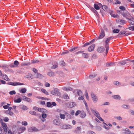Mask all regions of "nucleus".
I'll return each mask as SVG.
<instances>
[{
	"label": "nucleus",
	"mask_w": 134,
	"mask_h": 134,
	"mask_svg": "<svg viewBox=\"0 0 134 134\" xmlns=\"http://www.w3.org/2000/svg\"><path fill=\"white\" fill-rule=\"evenodd\" d=\"M91 110L92 113L96 116L100 120L102 121H104V120L99 116L100 114L95 109H91Z\"/></svg>",
	"instance_id": "nucleus-1"
},
{
	"label": "nucleus",
	"mask_w": 134,
	"mask_h": 134,
	"mask_svg": "<svg viewBox=\"0 0 134 134\" xmlns=\"http://www.w3.org/2000/svg\"><path fill=\"white\" fill-rule=\"evenodd\" d=\"M91 96L92 100L94 103L97 102L98 100V98L96 95L92 92L91 93Z\"/></svg>",
	"instance_id": "nucleus-2"
},
{
	"label": "nucleus",
	"mask_w": 134,
	"mask_h": 134,
	"mask_svg": "<svg viewBox=\"0 0 134 134\" xmlns=\"http://www.w3.org/2000/svg\"><path fill=\"white\" fill-rule=\"evenodd\" d=\"M122 15L124 17L129 20H131L132 19V18L130 14L129 13H123L122 14Z\"/></svg>",
	"instance_id": "nucleus-3"
},
{
	"label": "nucleus",
	"mask_w": 134,
	"mask_h": 134,
	"mask_svg": "<svg viewBox=\"0 0 134 134\" xmlns=\"http://www.w3.org/2000/svg\"><path fill=\"white\" fill-rule=\"evenodd\" d=\"M101 32L99 36L97 37V39H99L102 38L105 36L104 30L103 29H100Z\"/></svg>",
	"instance_id": "nucleus-4"
},
{
	"label": "nucleus",
	"mask_w": 134,
	"mask_h": 134,
	"mask_svg": "<svg viewBox=\"0 0 134 134\" xmlns=\"http://www.w3.org/2000/svg\"><path fill=\"white\" fill-rule=\"evenodd\" d=\"M52 94L55 95H59L60 94V93L59 91V90L57 88L55 89L53 91L51 92Z\"/></svg>",
	"instance_id": "nucleus-5"
},
{
	"label": "nucleus",
	"mask_w": 134,
	"mask_h": 134,
	"mask_svg": "<svg viewBox=\"0 0 134 134\" xmlns=\"http://www.w3.org/2000/svg\"><path fill=\"white\" fill-rule=\"evenodd\" d=\"M8 84L10 85L14 86L17 85H24V83H23L18 82H9L8 83Z\"/></svg>",
	"instance_id": "nucleus-6"
},
{
	"label": "nucleus",
	"mask_w": 134,
	"mask_h": 134,
	"mask_svg": "<svg viewBox=\"0 0 134 134\" xmlns=\"http://www.w3.org/2000/svg\"><path fill=\"white\" fill-rule=\"evenodd\" d=\"M21 99L23 100L29 102L31 103L32 102V100L31 99L25 96L22 97Z\"/></svg>",
	"instance_id": "nucleus-7"
},
{
	"label": "nucleus",
	"mask_w": 134,
	"mask_h": 134,
	"mask_svg": "<svg viewBox=\"0 0 134 134\" xmlns=\"http://www.w3.org/2000/svg\"><path fill=\"white\" fill-rule=\"evenodd\" d=\"M114 38V37H108L107 38H106L105 39V40L104 41L105 43V45H108V43L109 41L111 40H112Z\"/></svg>",
	"instance_id": "nucleus-8"
},
{
	"label": "nucleus",
	"mask_w": 134,
	"mask_h": 134,
	"mask_svg": "<svg viewBox=\"0 0 134 134\" xmlns=\"http://www.w3.org/2000/svg\"><path fill=\"white\" fill-rule=\"evenodd\" d=\"M95 45L94 44H93L90 46L88 48V50L89 52H91L94 50Z\"/></svg>",
	"instance_id": "nucleus-9"
},
{
	"label": "nucleus",
	"mask_w": 134,
	"mask_h": 134,
	"mask_svg": "<svg viewBox=\"0 0 134 134\" xmlns=\"http://www.w3.org/2000/svg\"><path fill=\"white\" fill-rule=\"evenodd\" d=\"M53 123L54 124L58 126L60 125L61 124L60 122L57 119L54 120L53 121Z\"/></svg>",
	"instance_id": "nucleus-10"
},
{
	"label": "nucleus",
	"mask_w": 134,
	"mask_h": 134,
	"mask_svg": "<svg viewBox=\"0 0 134 134\" xmlns=\"http://www.w3.org/2000/svg\"><path fill=\"white\" fill-rule=\"evenodd\" d=\"M81 127H78L75 129V132L76 133H79L81 132Z\"/></svg>",
	"instance_id": "nucleus-11"
},
{
	"label": "nucleus",
	"mask_w": 134,
	"mask_h": 134,
	"mask_svg": "<svg viewBox=\"0 0 134 134\" xmlns=\"http://www.w3.org/2000/svg\"><path fill=\"white\" fill-rule=\"evenodd\" d=\"M104 50V47H100L98 48L97 50L98 52L99 53H102L103 52Z\"/></svg>",
	"instance_id": "nucleus-12"
},
{
	"label": "nucleus",
	"mask_w": 134,
	"mask_h": 134,
	"mask_svg": "<svg viewBox=\"0 0 134 134\" xmlns=\"http://www.w3.org/2000/svg\"><path fill=\"white\" fill-rule=\"evenodd\" d=\"M63 128L64 129H69L71 128V126L69 125H64L62 126Z\"/></svg>",
	"instance_id": "nucleus-13"
},
{
	"label": "nucleus",
	"mask_w": 134,
	"mask_h": 134,
	"mask_svg": "<svg viewBox=\"0 0 134 134\" xmlns=\"http://www.w3.org/2000/svg\"><path fill=\"white\" fill-rule=\"evenodd\" d=\"M86 113L84 112H83L81 113L80 115V116L82 118H84L86 116Z\"/></svg>",
	"instance_id": "nucleus-14"
},
{
	"label": "nucleus",
	"mask_w": 134,
	"mask_h": 134,
	"mask_svg": "<svg viewBox=\"0 0 134 134\" xmlns=\"http://www.w3.org/2000/svg\"><path fill=\"white\" fill-rule=\"evenodd\" d=\"M42 119H41L42 121L43 122L44 121L46 120L45 118L47 116L46 114L44 113H42Z\"/></svg>",
	"instance_id": "nucleus-15"
},
{
	"label": "nucleus",
	"mask_w": 134,
	"mask_h": 134,
	"mask_svg": "<svg viewBox=\"0 0 134 134\" xmlns=\"http://www.w3.org/2000/svg\"><path fill=\"white\" fill-rule=\"evenodd\" d=\"M2 78L4 80L7 81H10V79H9L8 77L6 75H4L2 76Z\"/></svg>",
	"instance_id": "nucleus-16"
},
{
	"label": "nucleus",
	"mask_w": 134,
	"mask_h": 134,
	"mask_svg": "<svg viewBox=\"0 0 134 134\" xmlns=\"http://www.w3.org/2000/svg\"><path fill=\"white\" fill-rule=\"evenodd\" d=\"M1 124L2 126V127L3 129V130L4 129H8V127L5 123L4 122L2 123Z\"/></svg>",
	"instance_id": "nucleus-17"
},
{
	"label": "nucleus",
	"mask_w": 134,
	"mask_h": 134,
	"mask_svg": "<svg viewBox=\"0 0 134 134\" xmlns=\"http://www.w3.org/2000/svg\"><path fill=\"white\" fill-rule=\"evenodd\" d=\"M112 97L115 99H120L121 98V97L119 95H115L113 96Z\"/></svg>",
	"instance_id": "nucleus-18"
},
{
	"label": "nucleus",
	"mask_w": 134,
	"mask_h": 134,
	"mask_svg": "<svg viewBox=\"0 0 134 134\" xmlns=\"http://www.w3.org/2000/svg\"><path fill=\"white\" fill-rule=\"evenodd\" d=\"M47 74L50 76H55L54 72L52 71L48 72Z\"/></svg>",
	"instance_id": "nucleus-19"
},
{
	"label": "nucleus",
	"mask_w": 134,
	"mask_h": 134,
	"mask_svg": "<svg viewBox=\"0 0 134 134\" xmlns=\"http://www.w3.org/2000/svg\"><path fill=\"white\" fill-rule=\"evenodd\" d=\"M124 131H125V134H131V132L129 131L128 129H126Z\"/></svg>",
	"instance_id": "nucleus-20"
},
{
	"label": "nucleus",
	"mask_w": 134,
	"mask_h": 134,
	"mask_svg": "<svg viewBox=\"0 0 134 134\" xmlns=\"http://www.w3.org/2000/svg\"><path fill=\"white\" fill-rule=\"evenodd\" d=\"M113 12L111 11L110 13V14L112 17L114 18H118V15H116L114 14H113Z\"/></svg>",
	"instance_id": "nucleus-21"
},
{
	"label": "nucleus",
	"mask_w": 134,
	"mask_h": 134,
	"mask_svg": "<svg viewBox=\"0 0 134 134\" xmlns=\"http://www.w3.org/2000/svg\"><path fill=\"white\" fill-rule=\"evenodd\" d=\"M40 110H39V111L44 113H46V112L47 110H46L42 108H40Z\"/></svg>",
	"instance_id": "nucleus-22"
},
{
	"label": "nucleus",
	"mask_w": 134,
	"mask_h": 134,
	"mask_svg": "<svg viewBox=\"0 0 134 134\" xmlns=\"http://www.w3.org/2000/svg\"><path fill=\"white\" fill-rule=\"evenodd\" d=\"M32 75L31 74H28V75H26L25 77V78H31V79H32Z\"/></svg>",
	"instance_id": "nucleus-23"
},
{
	"label": "nucleus",
	"mask_w": 134,
	"mask_h": 134,
	"mask_svg": "<svg viewBox=\"0 0 134 134\" xmlns=\"http://www.w3.org/2000/svg\"><path fill=\"white\" fill-rule=\"evenodd\" d=\"M36 75L37 76V78L41 79L43 77V75L41 74L37 73Z\"/></svg>",
	"instance_id": "nucleus-24"
},
{
	"label": "nucleus",
	"mask_w": 134,
	"mask_h": 134,
	"mask_svg": "<svg viewBox=\"0 0 134 134\" xmlns=\"http://www.w3.org/2000/svg\"><path fill=\"white\" fill-rule=\"evenodd\" d=\"M97 74H91L90 76L89 77L91 79H92L97 76Z\"/></svg>",
	"instance_id": "nucleus-25"
},
{
	"label": "nucleus",
	"mask_w": 134,
	"mask_h": 134,
	"mask_svg": "<svg viewBox=\"0 0 134 134\" xmlns=\"http://www.w3.org/2000/svg\"><path fill=\"white\" fill-rule=\"evenodd\" d=\"M41 90L42 92L43 93H45L47 95L49 94L48 92L44 89L43 88L41 89Z\"/></svg>",
	"instance_id": "nucleus-26"
},
{
	"label": "nucleus",
	"mask_w": 134,
	"mask_h": 134,
	"mask_svg": "<svg viewBox=\"0 0 134 134\" xmlns=\"http://www.w3.org/2000/svg\"><path fill=\"white\" fill-rule=\"evenodd\" d=\"M26 91V89L25 88H22L20 91V92L22 93H25Z\"/></svg>",
	"instance_id": "nucleus-27"
},
{
	"label": "nucleus",
	"mask_w": 134,
	"mask_h": 134,
	"mask_svg": "<svg viewBox=\"0 0 134 134\" xmlns=\"http://www.w3.org/2000/svg\"><path fill=\"white\" fill-rule=\"evenodd\" d=\"M77 93L78 94L79 96H81L82 94V92L80 90H76Z\"/></svg>",
	"instance_id": "nucleus-28"
},
{
	"label": "nucleus",
	"mask_w": 134,
	"mask_h": 134,
	"mask_svg": "<svg viewBox=\"0 0 134 134\" xmlns=\"http://www.w3.org/2000/svg\"><path fill=\"white\" fill-rule=\"evenodd\" d=\"M122 107L124 108L129 109L130 108L129 106L127 105L123 104L122 106Z\"/></svg>",
	"instance_id": "nucleus-29"
},
{
	"label": "nucleus",
	"mask_w": 134,
	"mask_h": 134,
	"mask_svg": "<svg viewBox=\"0 0 134 134\" xmlns=\"http://www.w3.org/2000/svg\"><path fill=\"white\" fill-rule=\"evenodd\" d=\"M63 97V98L65 99H68L69 98V97L68 96V95L66 94H64Z\"/></svg>",
	"instance_id": "nucleus-30"
},
{
	"label": "nucleus",
	"mask_w": 134,
	"mask_h": 134,
	"mask_svg": "<svg viewBox=\"0 0 134 134\" xmlns=\"http://www.w3.org/2000/svg\"><path fill=\"white\" fill-rule=\"evenodd\" d=\"M9 66L7 64H4L2 66V68L3 69H5L8 68Z\"/></svg>",
	"instance_id": "nucleus-31"
},
{
	"label": "nucleus",
	"mask_w": 134,
	"mask_h": 134,
	"mask_svg": "<svg viewBox=\"0 0 134 134\" xmlns=\"http://www.w3.org/2000/svg\"><path fill=\"white\" fill-rule=\"evenodd\" d=\"M94 7L96 10H98L99 9V7L97 4H95L94 5Z\"/></svg>",
	"instance_id": "nucleus-32"
},
{
	"label": "nucleus",
	"mask_w": 134,
	"mask_h": 134,
	"mask_svg": "<svg viewBox=\"0 0 134 134\" xmlns=\"http://www.w3.org/2000/svg\"><path fill=\"white\" fill-rule=\"evenodd\" d=\"M69 107L70 108H72L74 107L75 104L73 102H70L69 103Z\"/></svg>",
	"instance_id": "nucleus-33"
},
{
	"label": "nucleus",
	"mask_w": 134,
	"mask_h": 134,
	"mask_svg": "<svg viewBox=\"0 0 134 134\" xmlns=\"http://www.w3.org/2000/svg\"><path fill=\"white\" fill-rule=\"evenodd\" d=\"M82 56L84 58H88V54L87 53H83L82 54Z\"/></svg>",
	"instance_id": "nucleus-34"
},
{
	"label": "nucleus",
	"mask_w": 134,
	"mask_h": 134,
	"mask_svg": "<svg viewBox=\"0 0 134 134\" xmlns=\"http://www.w3.org/2000/svg\"><path fill=\"white\" fill-rule=\"evenodd\" d=\"M59 116L60 118L61 119H64L65 118V115L64 114H62L61 113H60Z\"/></svg>",
	"instance_id": "nucleus-35"
},
{
	"label": "nucleus",
	"mask_w": 134,
	"mask_h": 134,
	"mask_svg": "<svg viewBox=\"0 0 134 134\" xmlns=\"http://www.w3.org/2000/svg\"><path fill=\"white\" fill-rule=\"evenodd\" d=\"M120 31V30L118 29H114L113 30V33H118Z\"/></svg>",
	"instance_id": "nucleus-36"
},
{
	"label": "nucleus",
	"mask_w": 134,
	"mask_h": 134,
	"mask_svg": "<svg viewBox=\"0 0 134 134\" xmlns=\"http://www.w3.org/2000/svg\"><path fill=\"white\" fill-rule=\"evenodd\" d=\"M47 106L48 107H52L51 103L50 102H48L47 103Z\"/></svg>",
	"instance_id": "nucleus-37"
},
{
	"label": "nucleus",
	"mask_w": 134,
	"mask_h": 134,
	"mask_svg": "<svg viewBox=\"0 0 134 134\" xmlns=\"http://www.w3.org/2000/svg\"><path fill=\"white\" fill-rule=\"evenodd\" d=\"M16 67L18 66V65L19 64V62L17 61L16 60L14 61L13 63Z\"/></svg>",
	"instance_id": "nucleus-38"
},
{
	"label": "nucleus",
	"mask_w": 134,
	"mask_h": 134,
	"mask_svg": "<svg viewBox=\"0 0 134 134\" xmlns=\"http://www.w3.org/2000/svg\"><path fill=\"white\" fill-rule=\"evenodd\" d=\"M105 47L106 48L105 54H107L109 49V47L108 45H105Z\"/></svg>",
	"instance_id": "nucleus-39"
},
{
	"label": "nucleus",
	"mask_w": 134,
	"mask_h": 134,
	"mask_svg": "<svg viewBox=\"0 0 134 134\" xmlns=\"http://www.w3.org/2000/svg\"><path fill=\"white\" fill-rule=\"evenodd\" d=\"M114 64V63H107L106 65L107 66H112L113 64Z\"/></svg>",
	"instance_id": "nucleus-40"
},
{
	"label": "nucleus",
	"mask_w": 134,
	"mask_h": 134,
	"mask_svg": "<svg viewBox=\"0 0 134 134\" xmlns=\"http://www.w3.org/2000/svg\"><path fill=\"white\" fill-rule=\"evenodd\" d=\"M14 101L15 102L20 103L21 102V99L20 98H19L18 99H17L15 100H14Z\"/></svg>",
	"instance_id": "nucleus-41"
},
{
	"label": "nucleus",
	"mask_w": 134,
	"mask_h": 134,
	"mask_svg": "<svg viewBox=\"0 0 134 134\" xmlns=\"http://www.w3.org/2000/svg\"><path fill=\"white\" fill-rule=\"evenodd\" d=\"M64 90L66 91H71L72 90V89L70 87H65L64 88Z\"/></svg>",
	"instance_id": "nucleus-42"
},
{
	"label": "nucleus",
	"mask_w": 134,
	"mask_h": 134,
	"mask_svg": "<svg viewBox=\"0 0 134 134\" xmlns=\"http://www.w3.org/2000/svg\"><path fill=\"white\" fill-rule=\"evenodd\" d=\"M114 85L117 86H119L121 85L120 82L118 81H115L114 82Z\"/></svg>",
	"instance_id": "nucleus-43"
},
{
	"label": "nucleus",
	"mask_w": 134,
	"mask_h": 134,
	"mask_svg": "<svg viewBox=\"0 0 134 134\" xmlns=\"http://www.w3.org/2000/svg\"><path fill=\"white\" fill-rule=\"evenodd\" d=\"M29 113L32 115H35L36 114V112L33 111H31L29 112Z\"/></svg>",
	"instance_id": "nucleus-44"
},
{
	"label": "nucleus",
	"mask_w": 134,
	"mask_h": 134,
	"mask_svg": "<svg viewBox=\"0 0 134 134\" xmlns=\"http://www.w3.org/2000/svg\"><path fill=\"white\" fill-rule=\"evenodd\" d=\"M9 94L10 95H13L16 94V92L14 91H10L9 92Z\"/></svg>",
	"instance_id": "nucleus-45"
},
{
	"label": "nucleus",
	"mask_w": 134,
	"mask_h": 134,
	"mask_svg": "<svg viewBox=\"0 0 134 134\" xmlns=\"http://www.w3.org/2000/svg\"><path fill=\"white\" fill-rule=\"evenodd\" d=\"M6 83V82L3 80H0V85L2 84H5Z\"/></svg>",
	"instance_id": "nucleus-46"
},
{
	"label": "nucleus",
	"mask_w": 134,
	"mask_h": 134,
	"mask_svg": "<svg viewBox=\"0 0 134 134\" xmlns=\"http://www.w3.org/2000/svg\"><path fill=\"white\" fill-rule=\"evenodd\" d=\"M81 111L80 110H77L75 113V115L76 116L78 115L81 113Z\"/></svg>",
	"instance_id": "nucleus-47"
},
{
	"label": "nucleus",
	"mask_w": 134,
	"mask_h": 134,
	"mask_svg": "<svg viewBox=\"0 0 134 134\" xmlns=\"http://www.w3.org/2000/svg\"><path fill=\"white\" fill-rule=\"evenodd\" d=\"M120 22L122 25L124 24L126 22V21L125 20L121 19L120 20Z\"/></svg>",
	"instance_id": "nucleus-48"
},
{
	"label": "nucleus",
	"mask_w": 134,
	"mask_h": 134,
	"mask_svg": "<svg viewBox=\"0 0 134 134\" xmlns=\"http://www.w3.org/2000/svg\"><path fill=\"white\" fill-rule=\"evenodd\" d=\"M30 63H23L21 64V65L23 66H27L29 65H30Z\"/></svg>",
	"instance_id": "nucleus-49"
},
{
	"label": "nucleus",
	"mask_w": 134,
	"mask_h": 134,
	"mask_svg": "<svg viewBox=\"0 0 134 134\" xmlns=\"http://www.w3.org/2000/svg\"><path fill=\"white\" fill-rule=\"evenodd\" d=\"M120 63L121 65H123L126 63V62L125 61H121L120 62Z\"/></svg>",
	"instance_id": "nucleus-50"
},
{
	"label": "nucleus",
	"mask_w": 134,
	"mask_h": 134,
	"mask_svg": "<svg viewBox=\"0 0 134 134\" xmlns=\"http://www.w3.org/2000/svg\"><path fill=\"white\" fill-rule=\"evenodd\" d=\"M22 108L23 110H27L28 109V108H27V107L26 106L24 105L23 106Z\"/></svg>",
	"instance_id": "nucleus-51"
},
{
	"label": "nucleus",
	"mask_w": 134,
	"mask_h": 134,
	"mask_svg": "<svg viewBox=\"0 0 134 134\" xmlns=\"http://www.w3.org/2000/svg\"><path fill=\"white\" fill-rule=\"evenodd\" d=\"M7 113L8 114L12 116L14 114V113L12 111H7Z\"/></svg>",
	"instance_id": "nucleus-52"
},
{
	"label": "nucleus",
	"mask_w": 134,
	"mask_h": 134,
	"mask_svg": "<svg viewBox=\"0 0 134 134\" xmlns=\"http://www.w3.org/2000/svg\"><path fill=\"white\" fill-rule=\"evenodd\" d=\"M32 128L33 131L37 132L39 131L35 127H32Z\"/></svg>",
	"instance_id": "nucleus-53"
},
{
	"label": "nucleus",
	"mask_w": 134,
	"mask_h": 134,
	"mask_svg": "<svg viewBox=\"0 0 134 134\" xmlns=\"http://www.w3.org/2000/svg\"><path fill=\"white\" fill-rule=\"evenodd\" d=\"M4 121L5 122H8L9 120V118L7 117H5L3 119Z\"/></svg>",
	"instance_id": "nucleus-54"
},
{
	"label": "nucleus",
	"mask_w": 134,
	"mask_h": 134,
	"mask_svg": "<svg viewBox=\"0 0 134 134\" xmlns=\"http://www.w3.org/2000/svg\"><path fill=\"white\" fill-rule=\"evenodd\" d=\"M21 124L23 125H24L25 126H26L27 125V122L25 121L22 122Z\"/></svg>",
	"instance_id": "nucleus-55"
},
{
	"label": "nucleus",
	"mask_w": 134,
	"mask_h": 134,
	"mask_svg": "<svg viewBox=\"0 0 134 134\" xmlns=\"http://www.w3.org/2000/svg\"><path fill=\"white\" fill-rule=\"evenodd\" d=\"M28 131L30 132H33L32 127H29L28 129Z\"/></svg>",
	"instance_id": "nucleus-56"
},
{
	"label": "nucleus",
	"mask_w": 134,
	"mask_h": 134,
	"mask_svg": "<svg viewBox=\"0 0 134 134\" xmlns=\"http://www.w3.org/2000/svg\"><path fill=\"white\" fill-rule=\"evenodd\" d=\"M115 118L119 120H121L122 119V118L120 116H117Z\"/></svg>",
	"instance_id": "nucleus-57"
},
{
	"label": "nucleus",
	"mask_w": 134,
	"mask_h": 134,
	"mask_svg": "<svg viewBox=\"0 0 134 134\" xmlns=\"http://www.w3.org/2000/svg\"><path fill=\"white\" fill-rule=\"evenodd\" d=\"M126 33V32L123 31H121L120 32L119 34V35H121L124 34Z\"/></svg>",
	"instance_id": "nucleus-58"
},
{
	"label": "nucleus",
	"mask_w": 134,
	"mask_h": 134,
	"mask_svg": "<svg viewBox=\"0 0 134 134\" xmlns=\"http://www.w3.org/2000/svg\"><path fill=\"white\" fill-rule=\"evenodd\" d=\"M39 62V61L38 60H33L32 62L31 63L32 64H34L35 63H38Z\"/></svg>",
	"instance_id": "nucleus-59"
},
{
	"label": "nucleus",
	"mask_w": 134,
	"mask_h": 134,
	"mask_svg": "<svg viewBox=\"0 0 134 134\" xmlns=\"http://www.w3.org/2000/svg\"><path fill=\"white\" fill-rule=\"evenodd\" d=\"M40 108H38V107H34V109L35 110H37L38 111H39V110H40Z\"/></svg>",
	"instance_id": "nucleus-60"
},
{
	"label": "nucleus",
	"mask_w": 134,
	"mask_h": 134,
	"mask_svg": "<svg viewBox=\"0 0 134 134\" xmlns=\"http://www.w3.org/2000/svg\"><path fill=\"white\" fill-rule=\"evenodd\" d=\"M4 132L3 130L1 127H0V134H4Z\"/></svg>",
	"instance_id": "nucleus-61"
},
{
	"label": "nucleus",
	"mask_w": 134,
	"mask_h": 134,
	"mask_svg": "<svg viewBox=\"0 0 134 134\" xmlns=\"http://www.w3.org/2000/svg\"><path fill=\"white\" fill-rule=\"evenodd\" d=\"M119 8L122 10H125V7L124 6H120Z\"/></svg>",
	"instance_id": "nucleus-62"
},
{
	"label": "nucleus",
	"mask_w": 134,
	"mask_h": 134,
	"mask_svg": "<svg viewBox=\"0 0 134 134\" xmlns=\"http://www.w3.org/2000/svg\"><path fill=\"white\" fill-rule=\"evenodd\" d=\"M20 129L22 131V132H23L24 131L26 130V128L24 127H22L20 128Z\"/></svg>",
	"instance_id": "nucleus-63"
},
{
	"label": "nucleus",
	"mask_w": 134,
	"mask_h": 134,
	"mask_svg": "<svg viewBox=\"0 0 134 134\" xmlns=\"http://www.w3.org/2000/svg\"><path fill=\"white\" fill-rule=\"evenodd\" d=\"M58 67V66L56 65H54L52 66L51 67V68L52 69H55L57 68Z\"/></svg>",
	"instance_id": "nucleus-64"
}]
</instances>
